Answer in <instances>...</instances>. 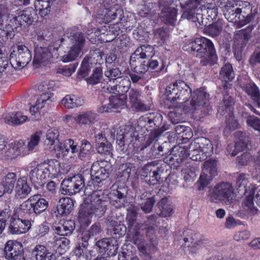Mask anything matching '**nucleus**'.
I'll list each match as a JSON object with an SVG mask.
<instances>
[{"label": "nucleus", "instance_id": "obj_24", "mask_svg": "<svg viewBox=\"0 0 260 260\" xmlns=\"http://www.w3.org/2000/svg\"><path fill=\"white\" fill-rule=\"evenodd\" d=\"M35 52L33 63L36 68L49 62L52 56L50 49L47 47H36Z\"/></svg>", "mask_w": 260, "mask_h": 260}, {"label": "nucleus", "instance_id": "obj_7", "mask_svg": "<svg viewBox=\"0 0 260 260\" xmlns=\"http://www.w3.org/2000/svg\"><path fill=\"white\" fill-rule=\"evenodd\" d=\"M31 53L24 45L13 46V50L10 54V61L13 68L21 69L25 67L31 59Z\"/></svg>", "mask_w": 260, "mask_h": 260}, {"label": "nucleus", "instance_id": "obj_49", "mask_svg": "<svg viewBox=\"0 0 260 260\" xmlns=\"http://www.w3.org/2000/svg\"><path fill=\"white\" fill-rule=\"evenodd\" d=\"M167 151L162 145L155 142L151 147L149 152L147 153V156L152 159L160 158L166 154Z\"/></svg>", "mask_w": 260, "mask_h": 260}, {"label": "nucleus", "instance_id": "obj_9", "mask_svg": "<svg viewBox=\"0 0 260 260\" xmlns=\"http://www.w3.org/2000/svg\"><path fill=\"white\" fill-rule=\"evenodd\" d=\"M117 139L119 141L118 145L120 147L127 146L129 147L125 150L124 148L122 149L124 152H127V154L139 147L140 138L138 137V132L133 127L126 126L124 127L122 134L117 135Z\"/></svg>", "mask_w": 260, "mask_h": 260}, {"label": "nucleus", "instance_id": "obj_25", "mask_svg": "<svg viewBox=\"0 0 260 260\" xmlns=\"http://www.w3.org/2000/svg\"><path fill=\"white\" fill-rule=\"evenodd\" d=\"M29 201L32 206V213L40 215L46 211L48 207V202L42 198L40 194H37L29 198Z\"/></svg>", "mask_w": 260, "mask_h": 260}, {"label": "nucleus", "instance_id": "obj_1", "mask_svg": "<svg viewBox=\"0 0 260 260\" xmlns=\"http://www.w3.org/2000/svg\"><path fill=\"white\" fill-rule=\"evenodd\" d=\"M217 5L222 9L229 21L237 23L240 27L250 23L257 15L255 10L252 11L251 5L247 2L240 6V8L234 6L233 1L218 0Z\"/></svg>", "mask_w": 260, "mask_h": 260}, {"label": "nucleus", "instance_id": "obj_15", "mask_svg": "<svg viewBox=\"0 0 260 260\" xmlns=\"http://www.w3.org/2000/svg\"><path fill=\"white\" fill-rule=\"evenodd\" d=\"M31 222L28 219H22L12 215L8 227L9 233L12 235H19L25 233L30 229Z\"/></svg>", "mask_w": 260, "mask_h": 260}, {"label": "nucleus", "instance_id": "obj_27", "mask_svg": "<svg viewBox=\"0 0 260 260\" xmlns=\"http://www.w3.org/2000/svg\"><path fill=\"white\" fill-rule=\"evenodd\" d=\"M159 9L161 10L160 17L166 23L174 25L176 21L177 10L165 5L163 1L159 2Z\"/></svg>", "mask_w": 260, "mask_h": 260}, {"label": "nucleus", "instance_id": "obj_22", "mask_svg": "<svg viewBox=\"0 0 260 260\" xmlns=\"http://www.w3.org/2000/svg\"><path fill=\"white\" fill-rule=\"evenodd\" d=\"M17 181V175L15 173L9 172L5 175L0 183V197L6 193H11Z\"/></svg>", "mask_w": 260, "mask_h": 260}, {"label": "nucleus", "instance_id": "obj_47", "mask_svg": "<svg viewBox=\"0 0 260 260\" xmlns=\"http://www.w3.org/2000/svg\"><path fill=\"white\" fill-rule=\"evenodd\" d=\"M83 53V49L73 45L68 53L62 56L61 59L64 62L72 61L81 56Z\"/></svg>", "mask_w": 260, "mask_h": 260}, {"label": "nucleus", "instance_id": "obj_42", "mask_svg": "<svg viewBox=\"0 0 260 260\" xmlns=\"http://www.w3.org/2000/svg\"><path fill=\"white\" fill-rule=\"evenodd\" d=\"M148 114L152 127V129H150V132L158 131L161 135L164 131L162 127L160 128L162 122V115L157 112L149 113Z\"/></svg>", "mask_w": 260, "mask_h": 260}, {"label": "nucleus", "instance_id": "obj_26", "mask_svg": "<svg viewBox=\"0 0 260 260\" xmlns=\"http://www.w3.org/2000/svg\"><path fill=\"white\" fill-rule=\"evenodd\" d=\"M25 149V143L22 140L12 143L9 144L8 148L5 152V158L7 159H15L24 152Z\"/></svg>", "mask_w": 260, "mask_h": 260}, {"label": "nucleus", "instance_id": "obj_23", "mask_svg": "<svg viewBox=\"0 0 260 260\" xmlns=\"http://www.w3.org/2000/svg\"><path fill=\"white\" fill-rule=\"evenodd\" d=\"M95 142L96 143V149L98 153L105 155L112 156V146L107 141L105 134L101 132L96 134L95 136Z\"/></svg>", "mask_w": 260, "mask_h": 260}, {"label": "nucleus", "instance_id": "obj_31", "mask_svg": "<svg viewBox=\"0 0 260 260\" xmlns=\"http://www.w3.org/2000/svg\"><path fill=\"white\" fill-rule=\"evenodd\" d=\"M131 82L129 79L124 78L121 80L118 84L111 86L109 85L106 88L107 92L117 94L118 95H125L124 93L128 92Z\"/></svg>", "mask_w": 260, "mask_h": 260}, {"label": "nucleus", "instance_id": "obj_17", "mask_svg": "<svg viewBox=\"0 0 260 260\" xmlns=\"http://www.w3.org/2000/svg\"><path fill=\"white\" fill-rule=\"evenodd\" d=\"M45 172V169H42L39 164L36 167L31 170L28 175L29 180L37 189L43 187L46 183L48 176Z\"/></svg>", "mask_w": 260, "mask_h": 260}, {"label": "nucleus", "instance_id": "obj_8", "mask_svg": "<svg viewBox=\"0 0 260 260\" xmlns=\"http://www.w3.org/2000/svg\"><path fill=\"white\" fill-rule=\"evenodd\" d=\"M10 12L15 13L13 14V18L10 19V22L15 28L29 26L37 17V13L32 8L28 7L23 10L17 9Z\"/></svg>", "mask_w": 260, "mask_h": 260}, {"label": "nucleus", "instance_id": "obj_58", "mask_svg": "<svg viewBox=\"0 0 260 260\" xmlns=\"http://www.w3.org/2000/svg\"><path fill=\"white\" fill-rule=\"evenodd\" d=\"M70 41L74 46L80 47L83 49L85 42V38L83 33L76 32L69 37Z\"/></svg>", "mask_w": 260, "mask_h": 260}, {"label": "nucleus", "instance_id": "obj_46", "mask_svg": "<svg viewBox=\"0 0 260 260\" xmlns=\"http://www.w3.org/2000/svg\"><path fill=\"white\" fill-rule=\"evenodd\" d=\"M4 121L8 124L19 125L25 122L27 118L26 116L22 115L21 113H10L4 117Z\"/></svg>", "mask_w": 260, "mask_h": 260}, {"label": "nucleus", "instance_id": "obj_19", "mask_svg": "<svg viewBox=\"0 0 260 260\" xmlns=\"http://www.w3.org/2000/svg\"><path fill=\"white\" fill-rule=\"evenodd\" d=\"M104 161L94 162L91 167L90 178L93 184H99L108 176V172L103 167Z\"/></svg>", "mask_w": 260, "mask_h": 260}, {"label": "nucleus", "instance_id": "obj_20", "mask_svg": "<svg viewBox=\"0 0 260 260\" xmlns=\"http://www.w3.org/2000/svg\"><path fill=\"white\" fill-rule=\"evenodd\" d=\"M117 241L111 239L104 238L96 243V246L99 248V252L104 254L112 256H114L118 248Z\"/></svg>", "mask_w": 260, "mask_h": 260}, {"label": "nucleus", "instance_id": "obj_59", "mask_svg": "<svg viewBox=\"0 0 260 260\" xmlns=\"http://www.w3.org/2000/svg\"><path fill=\"white\" fill-rule=\"evenodd\" d=\"M79 240H80L81 241H79L75 249L74 252L76 255L78 257H80L81 256H84V254H85L87 251V248L88 245V241L84 240L81 236L79 237Z\"/></svg>", "mask_w": 260, "mask_h": 260}, {"label": "nucleus", "instance_id": "obj_39", "mask_svg": "<svg viewBox=\"0 0 260 260\" xmlns=\"http://www.w3.org/2000/svg\"><path fill=\"white\" fill-rule=\"evenodd\" d=\"M201 19L206 18L209 20H213L216 18L218 14L217 8L215 4H208L200 7Z\"/></svg>", "mask_w": 260, "mask_h": 260}, {"label": "nucleus", "instance_id": "obj_45", "mask_svg": "<svg viewBox=\"0 0 260 260\" xmlns=\"http://www.w3.org/2000/svg\"><path fill=\"white\" fill-rule=\"evenodd\" d=\"M186 8L185 11L182 15V18L187 19H192L193 21H198L200 22L201 19L200 7L199 8L190 7L186 2Z\"/></svg>", "mask_w": 260, "mask_h": 260}, {"label": "nucleus", "instance_id": "obj_48", "mask_svg": "<svg viewBox=\"0 0 260 260\" xmlns=\"http://www.w3.org/2000/svg\"><path fill=\"white\" fill-rule=\"evenodd\" d=\"M245 92L250 95L253 101L256 102L258 106L260 107V90L254 84H248L243 87Z\"/></svg>", "mask_w": 260, "mask_h": 260}, {"label": "nucleus", "instance_id": "obj_40", "mask_svg": "<svg viewBox=\"0 0 260 260\" xmlns=\"http://www.w3.org/2000/svg\"><path fill=\"white\" fill-rule=\"evenodd\" d=\"M131 64L132 66H135L134 72L137 74L143 75L148 71L147 61L138 57H131Z\"/></svg>", "mask_w": 260, "mask_h": 260}, {"label": "nucleus", "instance_id": "obj_44", "mask_svg": "<svg viewBox=\"0 0 260 260\" xmlns=\"http://www.w3.org/2000/svg\"><path fill=\"white\" fill-rule=\"evenodd\" d=\"M61 104L68 109H72L82 105L84 100L74 95H67L61 101Z\"/></svg>", "mask_w": 260, "mask_h": 260}, {"label": "nucleus", "instance_id": "obj_61", "mask_svg": "<svg viewBox=\"0 0 260 260\" xmlns=\"http://www.w3.org/2000/svg\"><path fill=\"white\" fill-rule=\"evenodd\" d=\"M109 201L111 205L115 206L116 208H120L125 206L127 203L125 197H118L114 193H111L109 197Z\"/></svg>", "mask_w": 260, "mask_h": 260}, {"label": "nucleus", "instance_id": "obj_28", "mask_svg": "<svg viewBox=\"0 0 260 260\" xmlns=\"http://www.w3.org/2000/svg\"><path fill=\"white\" fill-rule=\"evenodd\" d=\"M122 11L120 10H108L106 9L103 13H99L96 16V21L100 23H107L111 22L112 20H115L117 17L118 20L120 21L122 19Z\"/></svg>", "mask_w": 260, "mask_h": 260}, {"label": "nucleus", "instance_id": "obj_18", "mask_svg": "<svg viewBox=\"0 0 260 260\" xmlns=\"http://www.w3.org/2000/svg\"><path fill=\"white\" fill-rule=\"evenodd\" d=\"M23 246L21 243L14 240H9L5 245L3 254L8 260H17V257L22 252Z\"/></svg>", "mask_w": 260, "mask_h": 260}, {"label": "nucleus", "instance_id": "obj_3", "mask_svg": "<svg viewBox=\"0 0 260 260\" xmlns=\"http://www.w3.org/2000/svg\"><path fill=\"white\" fill-rule=\"evenodd\" d=\"M87 189L86 188L84 194L90 197V203L84 205V213L85 215L100 218L104 215L107 209V203L109 202L108 191L97 190L90 194L86 192Z\"/></svg>", "mask_w": 260, "mask_h": 260}, {"label": "nucleus", "instance_id": "obj_36", "mask_svg": "<svg viewBox=\"0 0 260 260\" xmlns=\"http://www.w3.org/2000/svg\"><path fill=\"white\" fill-rule=\"evenodd\" d=\"M97 115L95 113L89 111L83 112L79 114L76 115L74 118V121L77 123L89 125L96 121Z\"/></svg>", "mask_w": 260, "mask_h": 260}, {"label": "nucleus", "instance_id": "obj_2", "mask_svg": "<svg viewBox=\"0 0 260 260\" xmlns=\"http://www.w3.org/2000/svg\"><path fill=\"white\" fill-rule=\"evenodd\" d=\"M183 49L200 58V63L203 66L213 64L217 58L213 44L205 38L188 41Z\"/></svg>", "mask_w": 260, "mask_h": 260}, {"label": "nucleus", "instance_id": "obj_51", "mask_svg": "<svg viewBox=\"0 0 260 260\" xmlns=\"http://www.w3.org/2000/svg\"><path fill=\"white\" fill-rule=\"evenodd\" d=\"M126 95H111L108 101L111 102V105L113 109L122 108L124 107L126 103Z\"/></svg>", "mask_w": 260, "mask_h": 260}, {"label": "nucleus", "instance_id": "obj_50", "mask_svg": "<svg viewBox=\"0 0 260 260\" xmlns=\"http://www.w3.org/2000/svg\"><path fill=\"white\" fill-rule=\"evenodd\" d=\"M254 201L255 202V197H253L249 193L242 203L243 209L251 215H254L257 211V207L254 205Z\"/></svg>", "mask_w": 260, "mask_h": 260}, {"label": "nucleus", "instance_id": "obj_4", "mask_svg": "<svg viewBox=\"0 0 260 260\" xmlns=\"http://www.w3.org/2000/svg\"><path fill=\"white\" fill-rule=\"evenodd\" d=\"M191 93L190 87L181 80H177L170 84L166 88L165 92L167 101L172 103V105L169 106V107H180L181 104L185 103V106L187 107V102Z\"/></svg>", "mask_w": 260, "mask_h": 260}, {"label": "nucleus", "instance_id": "obj_35", "mask_svg": "<svg viewBox=\"0 0 260 260\" xmlns=\"http://www.w3.org/2000/svg\"><path fill=\"white\" fill-rule=\"evenodd\" d=\"M75 229V223L74 220H69L63 221L61 224L54 227L55 232L62 236L71 235Z\"/></svg>", "mask_w": 260, "mask_h": 260}, {"label": "nucleus", "instance_id": "obj_21", "mask_svg": "<svg viewBox=\"0 0 260 260\" xmlns=\"http://www.w3.org/2000/svg\"><path fill=\"white\" fill-rule=\"evenodd\" d=\"M141 93L139 90L132 88L128 92V98L132 108L137 111H145L150 107L145 104L141 100Z\"/></svg>", "mask_w": 260, "mask_h": 260}, {"label": "nucleus", "instance_id": "obj_30", "mask_svg": "<svg viewBox=\"0 0 260 260\" xmlns=\"http://www.w3.org/2000/svg\"><path fill=\"white\" fill-rule=\"evenodd\" d=\"M236 188L241 196L252 194L253 187L248 181L245 174H240L237 179Z\"/></svg>", "mask_w": 260, "mask_h": 260}, {"label": "nucleus", "instance_id": "obj_64", "mask_svg": "<svg viewBox=\"0 0 260 260\" xmlns=\"http://www.w3.org/2000/svg\"><path fill=\"white\" fill-rule=\"evenodd\" d=\"M216 166V160L209 159L205 161L203 171L209 173V174H211V175H215L217 171Z\"/></svg>", "mask_w": 260, "mask_h": 260}, {"label": "nucleus", "instance_id": "obj_52", "mask_svg": "<svg viewBox=\"0 0 260 260\" xmlns=\"http://www.w3.org/2000/svg\"><path fill=\"white\" fill-rule=\"evenodd\" d=\"M223 105L220 106L218 109V113L220 115H224L225 111L226 112H232L231 110L232 106L234 104V99L228 94L224 95L223 98Z\"/></svg>", "mask_w": 260, "mask_h": 260}, {"label": "nucleus", "instance_id": "obj_60", "mask_svg": "<svg viewBox=\"0 0 260 260\" xmlns=\"http://www.w3.org/2000/svg\"><path fill=\"white\" fill-rule=\"evenodd\" d=\"M134 166L132 164L126 163L121 164L119 168L118 175L120 176V177L123 178L124 179L127 180L130 176L133 169H134Z\"/></svg>", "mask_w": 260, "mask_h": 260}, {"label": "nucleus", "instance_id": "obj_12", "mask_svg": "<svg viewBox=\"0 0 260 260\" xmlns=\"http://www.w3.org/2000/svg\"><path fill=\"white\" fill-rule=\"evenodd\" d=\"M235 143L230 144L226 147V152L231 156H235L240 151L248 148L250 138L245 132L237 131L235 133Z\"/></svg>", "mask_w": 260, "mask_h": 260}, {"label": "nucleus", "instance_id": "obj_62", "mask_svg": "<svg viewBox=\"0 0 260 260\" xmlns=\"http://www.w3.org/2000/svg\"><path fill=\"white\" fill-rule=\"evenodd\" d=\"M42 134V133L41 131H38L30 136L27 145V149L28 151H32L38 145L40 141Z\"/></svg>", "mask_w": 260, "mask_h": 260}, {"label": "nucleus", "instance_id": "obj_6", "mask_svg": "<svg viewBox=\"0 0 260 260\" xmlns=\"http://www.w3.org/2000/svg\"><path fill=\"white\" fill-rule=\"evenodd\" d=\"M209 96L202 89L194 90L191 93L189 106L186 110L192 112L200 110L204 115H207L211 109L209 104Z\"/></svg>", "mask_w": 260, "mask_h": 260}, {"label": "nucleus", "instance_id": "obj_33", "mask_svg": "<svg viewBox=\"0 0 260 260\" xmlns=\"http://www.w3.org/2000/svg\"><path fill=\"white\" fill-rule=\"evenodd\" d=\"M74 202L70 198L64 197L59 199L57 205L58 214L61 216L68 215L73 210Z\"/></svg>", "mask_w": 260, "mask_h": 260}, {"label": "nucleus", "instance_id": "obj_43", "mask_svg": "<svg viewBox=\"0 0 260 260\" xmlns=\"http://www.w3.org/2000/svg\"><path fill=\"white\" fill-rule=\"evenodd\" d=\"M156 206L159 209V215L162 217L170 216L173 212V208L169 204L166 198L161 199L157 203Z\"/></svg>", "mask_w": 260, "mask_h": 260}, {"label": "nucleus", "instance_id": "obj_55", "mask_svg": "<svg viewBox=\"0 0 260 260\" xmlns=\"http://www.w3.org/2000/svg\"><path fill=\"white\" fill-rule=\"evenodd\" d=\"M61 151L62 153H68L70 150L71 152L73 154L78 152V149L77 148V144L75 143L72 139H68L64 141V143L63 146L60 145L57 147Z\"/></svg>", "mask_w": 260, "mask_h": 260}, {"label": "nucleus", "instance_id": "obj_5", "mask_svg": "<svg viewBox=\"0 0 260 260\" xmlns=\"http://www.w3.org/2000/svg\"><path fill=\"white\" fill-rule=\"evenodd\" d=\"M164 166L157 161L148 163L140 171L141 178L150 185L160 183L161 176L165 171Z\"/></svg>", "mask_w": 260, "mask_h": 260}, {"label": "nucleus", "instance_id": "obj_10", "mask_svg": "<svg viewBox=\"0 0 260 260\" xmlns=\"http://www.w3.org/2000/svg\"><path fill=\"white\" fill-rule=\"evenodd\" d=\"M234 194L232 185L230 183L221 182L214 187L211 194L212 201H222L230 204L234 200Z\"/></svg>", "mask_w": 260, "mask_h": 260}, {"label": "nucleus", "instance_id": "obj_37", "mask_svg": "<svg viewBox=\"0 0 260 260\" xmlns=\"http://www.w3.org/2000/svg\"><path fill=\"white\" fill-rule=\"evenodd\" d=\"M194 140L201 152L205 155L206 159L207 157L211 155L213 151V147L208 139L205 137H200Z\"/></svg>", "mask_w": 260, "mask_h": 260}, {"label": "nucleus", "instance_id": "obj_32", "mask_svg": "<svg viewBox=\"0 0 260 260\" xmlns=\"http://www.w3.org/2000/svg\"><path fill=\"white\" fill-rule=\"evenodd\" d=\"M21 4H29V0H18ZM56 0H36L35 6L39 9V14L42 17L47 15L50 12L51 5Z\"/></svg>", "mask_w": 260, "mask_h": 260}, {"label": "nucleus", "instance_id": "obj_29", "mask_svg": "<svg viewBox=\"0 0 260 260\" xmlns=\"http://www.w3.org/2000/svg\"><path fill=\"white\" fill-rule=\"evenodd\" d=\"M14 190L16 196L20 199H24L30 194L31 189L25 176L18 178Z\"/></svg>", "mask_w": 260, "mask_h": 260}, {"label": "nucleus", "instance_id": "obj_41", "mask_svg": "<svg viewBox=\"0 0 260 260\" xmlns=\"http://www.w3.org/2000/svg\"><path fill=\"white\" fill-rule=\"evenodd\" d=\"M187 154L189 157L192 160L202 161L206 159L205 155L201 152L195 140L190 144Z\"/></svg>", "mask_w": 260, "mask_h": 260}, {"label": "nucleus", "instance_id": "obj_13", "mask_svg": "<svg viewBox=\"0 0 260 260\" xmlns=\"http://www.w3.org/2000/svg\"><path fill=\"white\" fill-rule=\"evenodd\" d=\"M138 207L134 205H131L127 209V213L126 217V221L127 225V232L132 235L134 240H135L139 235L140 225L137 222V216Z\"/></svg>", "mask_w": 260, "mask_h": 260}, {"label": "nucleus", "instance_id": "obj_53", "mask_svg": "<svg viewBox=\"0 0 260 260\" xmlns=\"http://www.w3.org/2000/svg\"><path fill=\"white\" fill-rule=\"evenodd\" d=\"M220 76L225 82L232 80L234 78V73L231 64L226 63L221 68L220 71Z\"/></svg>", "mask_w": 260, "mask_h": 260}, {"label": "nucleus", "instance_id": "obj_57", "mask_svg": "<svg viewBox=\"0 0 260 260\" xmlns=\"http://www.w3.org/2000/svg\"><path fill=\"white\" fill-rule=\"evenodd\" d=\"M92 150L91 144L87 140H83L82 141L80 148L78 153V157L82 159L90 155Z\"/></svg>", "mask_w": 260, "mask_h": 260}, {"label": "nucleus", "instance_id": "obj_54", "mask_svg": "<svg viewBox=\"0 0 260 260\" xmlns=\"http://www.w3.org/2000/svg\"><path fill=\"white\" fill-rule=\"evenodd\" d=\"M42 169H44L45 173L48 177L49 175H55L57 173V166L58 165L57 161L55 160H50L47 161H44L43 163L40 164Z\"/></svg>", "mask_w": 260, "mask_h": 260}, {"label": "nucleus", "instance_id": "obj_38", "mask_svg": "<svg viewBox=\"0 0 260 260\" xmlns=\"http://www.w3.org/2000/svg\"><path fill=\"white\" fill-rule=\"evenodd\" d=\"M154 48L149 45H144L138 47L133 54V57L146 59L152 57L154 55Z\"/></svg>", "mask_w": 260, "mask_h": 260}, {"label": "nucleus", "instance_id": "obj_11", "mask_svg": "<svg viewBox=\"0 0 260 260\" xmlns=\"http://www.w3.org/2000/svg\"><path fill=\"white\" fill-rule=\"evenodd\" d=\"M61 186L63 194L73 195L79 193L85 187V179L82 174H77L64 179Z\"/></svg>", "mask_w": 260, "mask_h": 260}, {"label": "nucleus", "instance_id": "obj_16", "mask_svg": "<svg viewBox=\"0 0 260 260\" xmlns=\"http://www.w3.org/2000/svg\"><path fill=\"white\" fill-rule=\"evenodd\" d=\"M250 35L244 30L240 31L234 36L233 48L234 54L238 60L242 58V52L246 46L249 39Z\"/></svg>", "mask_w": 260, "mask_h": 260}, {"label": "nucleus", "instance_id": "obj_14", "mask_svg": "<svg viewBox=\"0 0 260 260\" xmlns=\"http://www.w3.org/2000/svg\"><path fill=\"white\" fill-rule=\"evenodd\" d=\"M48 90L44 91L40 96L37 99L35 105L30 107V112L32 116V120H38L40 117V113L39 110L42 109L46 105H49L51 102V99L52 93H51L50 89L47 88Z\"/></svg>", "mask_w": 260, "mask_h": 260}, {"label": "nucleus", "instance_id": "obj_34", "mask_svg": "<svg viewBox=\"0 0 260 260\" xmlns=\"http://www.w3.org/2000/svg\"><path fill=\"white\" fill-rule=\"evenodd\" d=\"M32 213V206L30 201H29L28 198L15 209L13 215L22 219H27L26 218L28 217Z\"/></svg>", "mask_w": 260, "mask_h": 260}, {"label": "nucleus", "instance_id": "obj_63", "mask_svg": "<svg viewBox=\"0 0 260 260\" xmlns=\"http://www.w3.org/2000/svg\"><path fill=\"white\" fill-rule=\"evenodd\" d=\"M101 226L99 224H94L92 225L87 231L82 232L81 236L84 240H89L91 236H93L99 234L101 232Z\"/></svg>", "mask_w": 260, "mask_h": 260}, {"label": "nucleus", "instance_id": "obj_56", "mask_svg": "<svg viewBox=\"0 0 260 260\" xmlns=\"http://www.w3.org/2000/svg\"><path fill=\"white\" fill-rule=\"evenodd\" d=\"M48 251L44 246L37 245L31 252V260L42 259L44 255H45Z\"/></svg>", "mask_w": 260, "mask_h": 260}]
</instances>
